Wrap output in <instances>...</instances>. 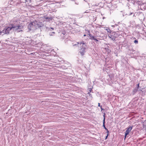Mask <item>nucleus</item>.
Returning <instances> with one entry per match:
<instances>
[{
	"mask_svg": "<svg viewBox=\"0 0 146 146\" xmlns=\"http://www.w3.org/2000/svg\"><path fill=\"white\" fill-rule=\"evenodd\" d=\"M23 27V26L21 24L16 26H13L11 27H8L3 30V33L4 34H8L11 30H13L17 32H19L22 31Z\"/></svg>",
	"mask_w": 146,
	"mask_h": 146,
	"instance_id": "1",
	"label": "nucleus"
},
{
	"mask_svg": "<svg viewBox=\"0 0 146 146\" xmlns=\"http://www.w3.org/2000/svg\"><path fill=\"white\" fill-rule=\"evenodd\" d=\"M78 45V47H80L79 52L81 55H83L86 52V45L84 41H82L80 42H77V44H74V45Z\"/></svg>",
	"mask_w": 146,
	"mask_h": 146,
	"instance_id": "2",
	"label": "nucleus"
},
{
	"mask_svg": "<svg viewBox=\"0 0 146 146\" xmlns=\"http://www.w3.org/2000/svg\"><path fill=\"white\" fill-rule=\"evenodd\" d=\"M40 26L37 24L36 21H35L29 25L28 28L29 30H31L32 29H35L37 27H39Z\"/></svg>",
	"mask_w": 146,
	"mask_h": 146,
	"instance_id": "3",
	"label": "nucleus"
},
{
	"mask_svg": "<svg viewBox=\"0 0 146 146\" xmlns=\"http://www.w3.org/2000/svg\"><path fill=\"white\" fill-rule=\"evenodd\" d=\"M115 33H112L111 34H108L109 37L112 40H114L116 38V36H115Z\"/></svg>",
	"mask_w": 146,
	"mask_h": 146,
	"instance_id": "4",
	"label": "nucleus"
},
{
	"mask_svg": "<svg viewBox=\"0 0 146 146\" xmlns=\"http://www.w3.org/2000/svg\"><path fill=\"white\" fill-rule=\"evenodd\" d=\"M132 128V127H129L127 129L125 133V137H126V136L127 135H128L129 133L130 132Z\"/></svg>",
	"mask_w": 146,
	"mask_h": 146,
	"instance_id": "5",
	"label": "nucleus"
},
{
	"mask_svg": "<svg viewBox=\"0 0 146 146\" xmlns=\"http://www.w3.org/2000/svg\"><path fill=\"white\" fill-rule=\"evenodd\" d=\"M89 36L90 37V39L91 40H94L97 42L98 41V40L94 36H92L91 35L89 34Z\"/></svg>",
	"mask_w": 146,
	"mask_h": 146,
	"instance_id": "6",
	"label": "nucleus"
},
{
	"mask_svg": "<svg viewBox=\"0 0 146 146\" xmlns=\"http://www.w3.org/2000/svg\"><path fill=\"white\" fill-rule=\"evenodd\" d=\"M44 18L45 19H48V20L47 21H50V20H52V17L46 18V17H44Z\"/></svg>",
	"mask_w": 146,
	"mask_h": 146,
	"instance_id": "7",
	"label": "nucleus"
},
{
	"mask_svg": "<svg viewBox=\"0 0 146 146\" xmlns=\"http://www.w3.org/2000/svg\"><path fill=\"white\" fill-rule=\"evenodd\" d=\"M104 123H105V118H104V121H103V126L106 129H107L106 128L105 125H104Z\"/></svg>",
	"mask_w": 146,
	"mask_h": 146,
	"instance_id": "8",
	"label": "nucleus"
},
{
	"mask_svg": "<svg viewBox=\"0 0 146 146\" xmlns=\"http://www.w3.org/2000/svg\"><path fill=\"white\" fill-rule=\"evenodd\" d=\"M106 29L107 30V31H108V33H109V34H111V33L110 32V31L109 29Z\"/></svg>",
	"mask_w": 146,
	"mask_h": 146,
	"instance_id": "9",
	"label": "nucleus"
},
{
	"mask_svg": "<svg viewBox=\"0 0 146 146\" xmlns=\"http://www.w3.org/2000/svg\"><path fill=\"white\" fill-rule=\"evenodd\" d=\"M134 42L135 44H137L138 43V41L137 40H135L134 41Z\"/></svg>",
	"mask_w": 146,
	"mask_h": 146,
	"instance_id": "10",
	"label": "nucleus"
},
{
	"mask_svg": "<svg viewBox=\"0 0 146 146\" xmlns=\"http://www.w3.org/2000/svg\"><path fill=\"white\" fill-rule=\"evenodd\" d=\"M3 33V31H0V35L1 34H2Z\"/></svg>",
	"mask_w": 146,
	"mask_h": 146,
	"instance_id": "11",
	"label": "nucleus"
},
{
	"mask_svg": "<svg viewBox=\"0 0 146 146\" xmlns=\"http://www.w3.org/2000/svg\"><path fill=\"white\" fill-rule=\"evenodd\" d=\"M50 29H52V30H54V28H52V27H50Z\"/></svg>",
	"mask_w": 146,
	"mask_h": 146,
	"instance_id": "12",
	"label": "nucleus"
},
{
	"mask_svg": "<svg viewBox=\"0 0 146 146\" xmlns=\"http://www.w3.org/2000/svg\"><path fill=\"white\" fill-rule=\"evenodd\" d=\"M98 106H100V103H99L98 104Z\"/></svg>",
	"mask_w": 146,
	"mask_h": 146,
	"instance_id": "13",
	"label": "nucleus"
},
{
	"mask_svg": "<svg viewBox=\"0 0 146 146\" xmlns=\"http://www.w3.org/2000/svg\"><path fill=\"white\" fill-rule=\"evenodd\" d=\"M137 86H138V87H139V84H137Z\"/></svg>",
	"mask_w": 146,
	"mask_h": 146,
	"instance_id": "14",
	"label": "nucleus"
},
{
	"mask_svg": "<svg viewBox=\"0 0 146 146\" xmlns=\"http://www.w3.org/2000/svg\"><path fill=\"white\" fill-rule=\"evenodd\" d=\"M52 33H53V34H54L55 33L54 32H53Z\"/></svg>",
	"mask_w": 146,
	"mask_h": 146,
	"instance_id": "15",
	"label": "nucleus"
},
{
	"mask_svg": "<svg viewBox=\"0 0 146 146\" xmlns=\"http://www.w3.org/2000/svg\"><path fill=\"white\" fill-rule=\"evenodd\" d=\"M108 135H107L106 137V139H107V137H108Z\"/></svg>",
	"mask_w": 146,
	"mask_h": 146,
	"instance_id": "16",
	"label": "nucleus"
},
{
	"mask_svg": "<svg viewBox=\"0 0 146 146\" xmlns=\"http://www.w3.org/2000/svg\"><path fill=\"white\" fill-rule=\"evenodd\" d=\"M50 36H52V35H53L51 34H50Z\"/></svg>",
	"mask_w": 146,
	"mask_h": 146,
	"instance_id": "17",
	"label": "nucleus"
},
{
	"mask_svg": "<svg viewBox=\"0 0 146 146\" xmlns=\"http://www.w3.org/2000/svg\"><path fill=\"white\" fill-rule=\"evenodd\" d=\"M86 36V35H84V36Z\"/></svg>",
	"mask_w": 146,
	"mask_h": 146,
	"instance_id": "18",
	"label": "nucleus"
}]
</instances>
